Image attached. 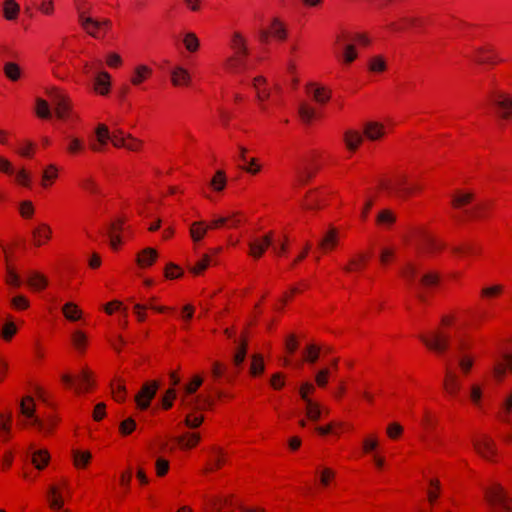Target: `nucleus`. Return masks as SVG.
I'll return each instance as SVG.
<instances>
[{
  "label": "nucleus",
  "mask_w": 512,
  "mask_h": 512,
  "mask_svg": "<svg viewBox=\"0 0 512 512\" xmlns=\"http://www.w3.org/2000/svg\"><path fill=\"white\" fill-rule=\"evenodd\" d=\"M378 188L381 192L404 200L416 197L424 190L423 184L405 170H396L382 176Z\"/></svg>",
  "instance_id": "f257e3e1"
},
{
  "label": "nucleus",
  "mask_w": 512,
  "mask_h": 512,
  "mask_svg": "<svg viewBox=\"0 0 512 512\" xmlns=\"http://www.w3.org/2000/svg\"><path fill=\"white\" fill-rule=\"evenodd\" d=\"M496 119L502 124L512 123V93L496 89L489 95Z\"/></svg>",
  "instance_id": "f03ea898"
},
{
  "label": "nucleus",
  "mask_w": 512,
  "mask_h": 512,
  "mask_svg": "<svg viewBox=\"0 0 512 512\" xmlns=\"http://www.w3.org/2000/svg\"><path fill=\"white\" fill-rule=\"evenodd\" d=\"M485 500L492 512H512V497L500 483H492L485 490Z\"/></svg>",
  "instance_id": "7ed1b4c3"
},
{
  "label": "nucleus",
  "mask_w": 512,
  "mask_h": 512,
  "mask_svg": "<svg viewBox=\"0 0 512 512\" xmlns=\"http://www.w3.org/2000/svg\"><path fill=\"white\" fill-rule=\"evenodd\" d=\"M419 339L429 351L437 356H442L450 348L451 333L442 332V330L436 328L422 333Z\"/></svg>",
  "instance_id": "20e7f679"
},
{
  "label": "nucleus",
  "mask_w": 512,
  "mask_h": 512,
  "mask_svg": "<svg viewBox=\"0 0 512 512\" xmlns=\"http://www.w3.org/2000/svg\"><path fill=\"white\" fill-rule=\"evenodd\" d=\"M494 209V202L492 200H484L478 203H473L469 210L463 215L454 214L453 220L457 223H467L471 221H484L490 218Z\"/></svg>",
  "instance_id": "39448f33"
},
{
  "label": "nucleus",
  "mask_w": 512,
  "mask_h": 512,
  "mask_svg": "<svg viewBox=\"0 0 512 512\" xmlns=\"http://www.w3.org/2000/svg\"><path fill=\"white\" fill-rule=\"evenodd\" d=\"M61 380L67 388H73L76 394L87 393L94 386L93 372L88 367H84L77 376L63 374Z\"/></svg>",
  "instance_id": "423d86ee"
},
{
  "label": "nucleus",
  "mask_w": 512,
  "mask_h": 512,
  "mask_svg": "<svg viewBox=\"0 0 512 512\" xmlns=\"http://www.w3.org/2000/svg\"><path fill=\"white\" fill-rule=\"evenodd\" d=\"M127 222V217L121 215L113 219L108 226L107 236L109 238V246L114 252L121 249L124 243V235L130 230V226L127 225Z\"/></svg>",
  "instance_id": "0eeeda50"
},
{
  "label": "nucleus",
  "mask_w": 512,
  "mask_h": 512,
  "mask_svg": "<svg viewBox=\"0 0 512 512\" xmlns=\"http://www.w3.org/2000/svg\"><path fill=\"white\" fill-rule=\"evenodd\" d=\"M468 57L480 65L495 66L505 61L491 44H485L474 49Z\"/></svg>",
  "instance_id": "6e6552de"
},
{
  "label": "nucleus",
  "mask_w": 512,
  "mask_h": 512,
  "mask_svg": "<svg viewBox=\"0 0 512 512\" xmlns=\"http://www.w3.org/2000/svg\"><path fill=\"white\" fill-rule=\"evenodd\" d=\"M442 389L445 396L449 399H457L462 390V380L461 376L458 372L452 367H446L443 381H442Z\"/></svg>",
  "instance_id": "1a4fd4ad"
},
{
  "label": "nucleus",
  "mask_w": 512,
  "mask_h": 512,
  "mask_svg": "<svg viewBox=\"0 0 512 512\" xmlns=\"http://www.w3.org/2000/svg\"><path fill=\"white\" fill-rule=\"evenodd\" d=\"M50 96L55 104L56 117L60 120L69 119L73 108L70 97L58 88H53Z\"/></svg>",
  "instance_id": "9d476101"
},
{
  "label": "nucleus",
  "mask_w": 512,
  "mask_h": 512,
  "mask_svg": "<svg viewBox=\"0 0 512 512\" xmlns=\"http://www.w3.org/2000/svg\"><path fill=\"white\" fill-rule=\"evenodd\" d=\"M475 201V194L468 190H456L451 195V218L454 214L463 215Z\"/></svg>",
  "instance_id": "9b49d317"
},
{
  "label": "nucleus",
  "mask_w": 512,
  "mask_h": 512,
  "mask_svg": "<svg viewBox=\"0 0 512 512\" xmlns=\"http://www.w3.org/2000/svg\"><path fill=\"white\" fill-rule=\"evenodd\" d=\"M473 445L477 454L483 459L490 462H497L498 452L492 438L487 435H479L475 437Z\"/></svg>",
  "instance_id": "f8f14e48"
},
{
  "label": "nucleus",
  "mask_w": 512,
  "mask_h": 512,
  "mask_svg": "<svg viewBox=\"0 0 512 512\" xmlns=\"http://www.w3.org/2000/svg\"><path fill=\"white\" fill-rule=\"evenodd\" d=\"M79 23L87 34L96 39L104 38L112 26V23L109 19H103L99 21L90 16L83 17Z\"/></svg>",
  "instance_id": "ddd939ff"
},
{
  "label": "nucleus",
  "mask_w": 512,
  "mask_h": 512,
  "mask_svg": "<svg viewBox=\"0 0 512 512\" xmlns=\"http://www.w3.org/2000/svg\"><path fill=\"white\" fill-rule=\"evenodd\" d=\"M334 192L326 189H316L309 191L303 200V207L307 210H317L328 204L329 198Z\"/></svg>",
  "instance_id": "4468645a"
},
{
  "label": "nucleus",
  "mask_w": 512,
  "mask_h": 512,
  "mask_svg": "<svg viewBox=\"0 0 512 512\" xmlns=\"http://www.w3.org/2000/svg\"><path fill=\"white\" fill-rule=\"evenodd\" d=\"M206 512H230L234 507V495H211L204 497Z\"/></svg>",
  "instance_id": "2eb2a0df"
},
{
  "label": "nucleus",
  "mask_w": 512,
  "mask_h": 512,
  "mask_svg": "<svg viewBox=\"0 0 512 512\" xmlns=\"http://www.w3.org/2000/svg\"><path fill=\"white\" fill-rule=\"evenodd\" d=\"M159 388V384L157 381H147L145 382L138 393L135 395V403L138 409L146 410L150 407L151 401L154 399L157 390Z\"/></svg>",
  "instance_id": "dca6fc26"
},
{
  "label": "nucleus",
  "mask_w": 512,
  "mask_h": 512,
  "mask_svg": "<svg viewBox=\"0 0 512 512\" xmlns=\"http://www.w3.org/2000/svg\"><path fill=\"white\" fill-rule=\"evenodd\" d=\"M275 241V233L273 231L267 232L261 237H257L249 242L248 255L253 259H260L266 252V250L273 246Z\"/></svg>",
  "instance_id": "f3484780"
},
{
  "label": "nucleus",
  "mask_w": 512,
  "mask_h": 512,
  "mask_svg": "<svg viewBox=\"0 0 512 512\" xmlns=\"http://www.w3.org/2000/svg\"><path fill=\"white\" fill-rule=\"evenodd\" d=\"M59 422L60 419L57 415L48 414L44 418L36 417L34 418V421L24 422L23 424L20 425L23 428L27 427L28 425L34 426L42 435L50 436L56 430Z\"/></svg>",
  "instance_id": "a211bd4d"
},
{
  "label": "nucleus",
  "mask_w": 512,
  "mask_h": 512,
  "mask_svg": "<svg viewBox=\"0 0 512 512\" xmlns=\"http://www.w3.org/2000/svg\"><path fill=\"white\" fill-rule=\"evenodd\" d=\"M270 38H275L279 41H284L287 38V31L284 24L277 18L273 19L271 24L266 30H262L259 35V41L262 44H267Z\"/></svg>",
  "instance_id": "6ab92c4d"
},
{
  "label": "nucleus",
  "mask_w": 512,
  "mask_h": 512,
  "mask_svg": "<svg viewBox=\"0 0 512 512\" xmlns=\"http://www.w3.org/2000/svg\"><path fill=\"white\" fill-rule=\"evenodd\" d=\"M181 405L185 408L195 411L212 410L215 405V399L210 395L203 394H200L191 400H189L186 396H182Z\"/></svg>",
  "instance_id": "aec40b11"
},
{
  "label": "nucleus",
  "mask_w": 512,
  "mask_h": 512,
  "mask_svg": "<svg viewBox=\"0 0 512 512\" xmlns=\"http://www.w3.org/2000/svg\"><path fill=\"white\" fill-rule=\"evenodd\" d=\"M508 374L512 375V352L504 353L494 364L492 375L496 382H503Z\"/></svg>",
  "instance_id": "412c9836"
},
{
  "label": "nucleus",
  "mask_w": 512,
  "mask_h": 512,
  "mask_svg": "<svg viewBox=\"0 0 512 512\" xmlns=\"http://www.w3.org/2000/svg\"><path fill=\"white\" fill-rule=\"evenodd\" d=\"M66 489V482H63L59 485H51L48 494L47 501L49 508L53 511L64 510V498L63 492Z\"/></svg>",
  "instance_id": "4be33fe9"
},
{
  "label": "nucleus",
  "mask_w": 512,
  "mask_h": 512,
  "mask_svg": "<svg viewBox=\"0 0 512 512\" xmlns=\"http://www.w3.org/2000/svg\"><path fill=\"white\" fill-rule=\"evenodd\" d=\"M52 228L47 223H39L31 232L32 244L35 247H42L52 239Z\"/></svg>",
  "instance_id": "5701e85b"
},
{
  "label": "nucleus",
  "mask_w": 512,
  "mask_h": 512,
  "mask_svg": "<svg viewBox=\"0 0 512 512\" xmlns=\"http://www.w3.org/2000/svg\"><path fill=\"white\" fill-rule=\"evenodd\" d=\"M244 221L242 213L237 212L227 217H220L218 219L210 221L207 225L208 230L226 228H236Z\"/></svg>",
  "instance_id": "b1692460"
},
{
  "label": "nucleus",
  "mask_w": 512,
  "mask_h": 512,
  "mask_svg": "<svg viewBox=\"0 0 512 512\" xmlns=\"http://www.w3.org/2000/svg\"><path fill=\"white\" fill-rule=\"evenodd\" d=\"M339 230L336 227H330L318 243V249L326 254L336 249L339 243Z\"/></svg>",
  "instance_id": "393cba45"
},
{
  "label": "nucleus",
  "mask_w": 512,
  "mask_h": 512,
  "mask_svg": "<svg viewBox=\"0 0 512 512\" xmlns=\"http://www.w3.org/2000/svg\"><path fill=\"white\" fill-rule=\"evenodd\" d=\"M13 412L7 409L0 412V442L7 443L12 438Z\"/></svg>",
  "instance_id": "a878e982"
},
{
  "label": "nucleus",
  "mask_w": 512,
  "mask_h": 512,
  "mask_svg": "<svg viewBox=\"0 0 512 512\" xmlns=\"http://www.w3.org/2000/svg\"><path fill=\"white\" fill-rule=\"evenodd\" d=\"M505 292V286L497 283L492 285L483 286L479 290V299L485 303H491L500 299Z\"/></svg>",
  "instance_id": "bb28decb"
},
{
  "label": "nucleus",
  "mask_w": 512,
  "mask_h": 512,
  "mask_svg": "<svg viewBox=\"0 0 512 512\" xmlns=\"http://www.w3.org/2000/svg\"><path fill=\"white\" fill-rule=\"evenodd\" d=\"M170 81L173 87L187 88L191 85L192 77L187 69L177 66L171 71Z\"/></svg>",
  "instance_id": "cd10ccee"
},
{
  "label": "nucleus",
  "mask_w": 512,
  "mask_h": 512,
  "mask_svg": "<svg viewBox=\"0 0 512 512\" xmlns=\"http://www.w3.org/2000/svg\"><path fill=\"white\" fill-rule=\"evenodd\" d=\"M248 150L245 147L239 148V159L243 163L241 165L242 170L250 175H257L261 172V164L259 160L255 157L248 158L247 157Z\"/></svg>",
  "instance_id": "c85d7f7f"
},
{
  "label": "nucleus",
  "mask_w": 512,
  "mask_h": 512,
  "mask_svg": "<svg viewBox=\"0 0 512 512\" xmlns=\"http://www.w3.org/2000/svg\"><path fill=\"white\" fill-rule=\"evenodd\" d=\"M93 90L101 96H107L110 93L111 75L107 71L97 73L93 81Z\"/></svg>",
  "instance_id": "c756f323"
},
{
  "label": "nucleus",
  "mask_w": 512,
  "mask_h": 512,
  "mask_svg": "<svg viewBox=\"0 0 512 512\" xmlns=\"http://www.w3.org/2000/svg\"><path fill=\"white\" fill-rule=\"evenodd\" d=\"M370 256L368 253H357L353 255L347 265L344 267V271L347 273L362 272L366 269Z\"/></svg>",
  "instance_id": "7c9ffc66"
},
{
  "label": "nucleus",
  "mask_w": 512,
  "mask_h": 512,
  "mask_svg": "<svg viewBox=\"0 0 512 512\" xmlns=\"http://www.w3.org/2000/svg\"><path fill=\"white\" fill-rule=\"evenodd\" d=\"M153 75L152 67L146 64H139L134 67L131 77L130 83L133 86H140L144 82L148 81Z\"/></svg>",
  "instance_id": "2f4dec72"
},
{
  "label": "nucleus",
  "mask_w": 512,
  "mask_h": 512,
  "mask_svg": "<svg viewBox=\"0 0 512 512\" xmlns=\"http://www.w3.org/2000/svg\"><path fill=\"white\" fill-rule=\"evenodd\" d=\"M452 253L459 257L478 258L483 253V248L475 243H463L452 248Z\"/></svg>",
  "instance_id": "473e14b6"
},
{
  "label": "nucleus",
  "mask_w": 512,
  "mask_h": 512,
  "mask_svg": "<svg viewBox=\"0 0 512 512\" xmlns=\"http://www.w3.org/2000/svg\"><path fill=\"white\" fill-rule=\"evenodd\" d=\"M66 153L71 157H79L86 152V143L83 138L77 136H68L66 138Z\"/></svg>",
  "instance_id": "72a5a7b5"
},
{
  "label": "nucleus",
  "mask_w": 512,
  "mask_h": 512,
  "mask_svg": "<svg viewBox=\"0 0 512 512\" xmlns=\"http://www.w3.org/2000/svg\"><path fill=\"white\" fill-rule=\"evenodd\" d=\"M343 142L350 153H355L363 143V134L354 129H348L343 134Z\"/></svg>",
  "instance_id": "f704fd0d"
},
{
  "label": "nucleus",
  "mask_w": 512,
  "mask_h": 512,
  "mask_svg": "<svg viewBox=\"0 0 512 512\" xmlns=\"http://www.w3.org/2000/svg\"><path fill=\"white\" fill-rule=\"evenodd\" d=\"M112 398L117 403H124L127 398L126 382L122 377L115 376L110 382Z\"/></svg>",
  "instance_id": "c9c22d12"
},
{
  "label": "nucleus",
  "mask_w": 512,
  "mask_h": 512,
  "mask_svg": "<svg viewBox=\"0 0 512 512\" xmlns=\"http://www.w3.org/2000/svg\"><path fill=\"white\" fill-rule=\"evenodd\" d=\"M158 259V252L155 248L147 247L138 252L136 264L141 269L151 267Z\"/></svg>",
  "instance_id": "e433bc0d"
},
{
  "label": "nucleus",
  "mask_w": 512,
  "mask_h": 512,
  "mask_svg": "<svg viewBox=\"0 0 512 512\" xmlns=\"http://www.w3.org/2000/svg\"><path fill=\"white\" fill-rule=\"evenodd\" d=\"M386 127L379 122L371 121L364 125L363 136L371 141H378L386 135Z\"/></svg>",
  "instance_id": "4c0bfd02"
},
{
  "label": "nucleus",
  "mask_w": 512,
  "mask_h": 512,
  "mask_svg": "<svg viewBox=\"0 0 512 512\" xmlns=\"http://www.w3.org/2000/svg\"><path fill=\"white\" fill-rule=\"evenodd\" d=\"M352 426L344 423V422H337V421H331L325 426H317L315 428L316 432L321 436H326L328 434H334L336 436H340L341 432L343 430H351Z\"/></svg>",
  "instance_id": "58836bf2"
},
{
  "label": "nucleus",
  "mask_w": 512,
  "mask_h": 512,
  "mask_svg": "<svg viewBox=\"0 0 512 512\" xmlns=\"http://www.w3.org/2000/svg\"><path fill=\"white\" fill-rule=\"evenodd\" d=\"M176 440L181 450H190L198 446L201 435L198 432H186L178 436Z\"/></svg>",
  "instance_id": "ea45409f"
},
{
  "label": "nucleus",
  "mask_w": 512,
  "mask_h": 512,
  "mask_svg": "<svg viewBox=\"0 0 512 512\" xmlns=\"http://www.w3.org/2000/svg\"><path fill=\"white\" fill-rule=\"evenodd\" d=\"M226 454L221 449H217L207 461L204 472L211 473L220 470L226 464Z\"/></svg>",
  "instance_id": "a19ab883"
},
{
  "label": "nucleus",
  "mask_w": 512,
  "mask_h": 512,
  "mask_svg": "<svg viewBox=\"0 0 512 512\" xmlns=\"http://www.w3.org/2000/svg\"><path fill=\"white\" fill-rule=\"evenodd\" d=\"M442 493V487L439 479L432 478L429 480L428 487L426 489L427 501L430 506H434Z\"/></svg>",
  "instance_id": "79ce46f5"
},
{
  "label": "nucleus",
  "mask_w": 512,
  "mask_h": 512,
  "mask_svg": "<svg viewBox=\"0 0 512 512\" xmlns=\"http://www.w3.org/2000/svg\"><path fill=\"white\" fill-rule=\"evenodd\" d=\"M299 117L305 124H311L320 118V113L309 103H301L299 106Z\"/></svg>",
  "instance_id": "37998d69"
},
{
  "label": "nucleus",
  "mask_w": 512,
  "mask_h": 512,
  "mask_svg": "<svg viewBox=\"0 0 512 512\" xmlns=\"http://www.w3.org/2000/svg\"><path fill=\"white\" fill-rule=\"evenodd\" d=\"M253 87L256 91L257 99L264 102L270 97V90L267 85V80L263 76H257L253 79Z\"/></svg>",
  "instance_id": "c03bdc74"
},
{
  "label": "nucleus",
  "mask_w": 512,
  "mask_h": 512,
  "mask_svg": "<svg viewBox=\"0 0 512 512\" xmlns=\"http://www.w3.org/2000/svg\"><path fill=\"white\" fill-rule=\"evenodd\" d=\"M307 91L319 104H326L331 98V91L326 87H318L314 84L308 86Z\"/></svg>",
  "instance_id": "a18cd8bd"
},
{
  "label": "nucleus",
  "mask_w": 512,
  "mask_h": 512,
  "mask_svg": "<svg viewBox=\"0 0 512 512\" xmlns=\"http://www.w3.org/2000/svg\"><path fill=\"white\" fill-rule=\"evenodd\" d=\"M309 288V284L306 282V281H300L299 283H297L295 286L291 287L289 290H287L280 302H281V309L290 301H292V299L296 296V295H299L301 293H303L304 291L308 290Z\"/></svg>",
  "instance_id": "49530a36"
},
{
  "label": "nucleus",
  "mask_w": 512,
  "mask_h": 512,
  "mask_svg": "<svg viewBox=\"0 0 512 512\" xmlns=\"http://www.w3.org/2000/svg\"><path fill=\"white\" fill-rule=\"evenodd\" d=\"M342 49L343 51L341 54H339V50L334 54L343 65H350L357 59L358 53L356 48L353 46V43L346 44Z\"/></svg>",
  "instance_id": "de8ad7c7"
},
{
  "label": "nucleus",
  "mask_w": 512,
  "mask_h": 512,
  "mask_svg": "<svg viewBox=\"0 0 512 512\" xmlns=\"http://www.w3.org/2000/svg\"><path fill=\"white\" fill-rule=\"evenodd\" d=\"M247 350H248V338L245 333H242L241 337H240V343H239V345L236 349V352L233 356V364L236 367H240L243 364V362L246 358V355H247Z\"/></svg>",
  "instance_id": "09e8293b"
},
{
  "label": "nucleus",
  "mask_w": 512,
  "mask_h": 512,
  "mask_svg": "<svg viewBox=\"0 0 512 512\" xmlns=\"http://www.w3.org/2000/svg\"><path fill=\"white\" fill-rule=\"evenodd\" d=\"M63 316L71 322H76L82 319L83 312L79 306L74 302H67L62 306Z\"/></svg>",
  "instance_id": "8fccbe9b"
},
{
  "label": "nucleus",
  "mask_w": 512,
  "mask_h": 512,
  "mask_svg": "<svg viewBox=\"0 0 512 512\" xmlns=\"http://www.w3.org/2000/svg\"><path fill=\"white\" fill-rule=\"evenodd\" d=\"M35 401L33 397L31 396H25L20 401L19 410L20 413L25 416L27 419L31 421H34V418L37 416L35 415Z\"/></svg>",
  "instance_id": "3c124183"
},
{
  "label": "nucleus",
  "mask_w": 512,
  "mask_h": 512,
  "mask_svg": "<svg viewBox=\"0 0 512 512\" xmlns=\"http://www.w3.org/2000/svg\"><path fill=\"white\" fill-rule=\"evenodd\" d=\"M59 177V170L55 164H49L42 173L41 186L48 188L54 184Z\"/></svg>",
  "instance_id": "603ef678"
},
{
  "label": "nucleus",
  "mask_w": 512,
  "mask_h": 512,
  "mask_svg": "<svg viewBox=\"0 0 512 512\" xmlns=\"http://www.w3.org/2000/svg\"><path fill=\"white\" fill-rule=\"evenodd\" d=\"M50 453L47 449H39L32 454V464L38 470L45 469L50 462Z\"/></svg>",
  "instance_id": "864d4df0"
},
{
  "label": "nucleus",
  "mask_w": 512,
  "mask_h": 512,
  "mask_svg": "<svg viewBox=\"0 0 512 512\" xmlns=\"http://www.w3.org/2000/svg\"><path fill=\"white\" fill-rule=\"evenodd\" d=\"M445 243L433 236L426 235L423 240V250L428 253H440L445 249Z\"/></svg>",
  "instance_id": "5fc2aeb1"
},
{
  "label": "nucleus",
  "mask_w": 512,
  "mask_h": 512,
  "mask_svg": "<svg viewBox=\"0 0 512 512\" xmlns=\"http://www.w3.org/2000/svg\"><path fill=\"white\" fill-rule=\"evenodd\" d=\"M233 54L248 55L246 40L240 32H234L230 40Z\"/></svg>",
  "instance_id": "6e6d98bb"
},
{
  "label": "nucleus",
  "mask_w": 512,
  "mask_h": 512,
  "mask_svg": "<svg viewBox=\"0 0 512 512\" xmlns=\"http://www.w3.org/2000/svg\"><path fill=\"white\" fill-rule=\"evenodd\" d=\"M321 350L322 348L315 343L306 345L302 351L303 362L315 364L320 357Z\"/></svg>",
  "instance_id": "4d7b16f0"
},
{
  "label": "nucleus",
  "mask_w": 512,
  "mask_h": 512,
  "mask_svg": "<svg viewBox=\"0 0 512 512\" xmlns=\"http://www.w3.org/2000/svg\"><path fill=\"white\" fill-rule=\"evenodd\" d=\"M20 5L15 0H4L3 16L8 21H14L19 17Z\"/></svg>",
  "instance_id": "13d9d810"
},
{
  "label": "nucleus",
  "mask_w": 512,
  "mask_h": 512,
  "mask_svg": "<svg viewBox=\"0 0 512 512\" xmlns=\"http://www.w3.org/2000/svg\"><path fill=\"white\" fill-rule=\"evenodd\" d=\"M248 55L233 54L225 62V69L231 72H238L245 67Z\"/></svg>",
  "instance_id": "bf43d9fd"
},
{
  "label": "nucleus",
  "mask_w": 512,
  "mask_h": 512,
  "mask_svg": "<svg viewBox=\"0 0 512 512\" xmlns=\"http://www.w3.org/2000/svg\"><path fill=\"white\" fill-rule=\"evenodd\" d=\"M208 231L204 221H195L190 225L189 233L193 242L201 241Z\"/></svg>",
  "instance_id": "052dcab7"
},
{
  "label": "nucleus",
  "mask_w": 512,
  "mask_h": 512,
  "mask_svg": "<svg viewBox=\"0 0 512 512\" xmlns=\"http://www.w3.org/2000/svg\"><path fill=\"white\" fill-rule=\"evenodd\" d=\"M27 283L36 291H42L48 286L46 276L39 272H32L28 277Z\"/></svg>",
  "instance_id": "680f3d73"
},
{
  "label": "nucleus",
  "mask_w": 512,
  "mask_h": 512,
  "mask_svg": "<svg viewBox=\"0 0 512 512\" xmlns=\"http://www.w3.org/2000/svg\"><path fill=\"white\" fill-rule=\"evenodd\" d=\"M265 371L264 358L261 354H253L251 357V363L249 373L252 377H259Z\"/></svg>",
  "instance_id": "e2e57ef3"
},
{
  "label": "nucleus",
  "mask_w": 512,
  "mask_h": 512,
  "mask_svg": "<svg viewBox=\"0 0 512 512\" xmlns=\"http://www.w3.org/2000/svg\"><path fill=\"white\" fill-rule=\"evenodd\" d=\"M92 459V454L90 451H79L75 450L73 452V463L77 469H85L90 464Z\"/></svg>",
  "instance_id": "0e129e2a"
},
{
  "label": "nucleus",
  "mask_w": 512,
  "mask_h": 512,
  "mask_svg": "<svg viewBox=\"0 0 512 512\" xmlns=\"http://www.w3.org/2000/svg\"><path fill=\"white\" fill-rule=\"evenodd\" d=\"M368 70L372 73H383L387 70V63L382 55H376L369 59Z\"/></svg>",
  "instance_id": "69168bd1"
},
{
  "label": "nucleus",
  "mask_w": 512,
  "mask_h": 512,
  "mask_svg": "<svg viewBox=\"0 0 512 512\" xmlns=\"http://www.w3.org/2000/svg\"><path fill=\"white\" fill-rule=\"evenodd\" d=\"M396 221L395 214L389 209L381 210L376 217V224L382 227H391Z\"/></svg>",
  "instance_id": "338daca9"
},
{
  "label": "nucleus",
  "mask_w": 512,
  "mask_h": 512,
  "mask_svg": "<svg viewBox=\"0 0 512 512\" xmlns=\"http://www.w3.org/2000/svg\"><path fill=\"white\" fill-rule=\"evenodd\" d=\"M437 423L438 418L436 414L432 410L425 408L423 410V415L421 419V425L423 426V428L429 431L433 430L437 426Z\"/></svg>",
  "instance_id": "774afa93"
}]
</instances>
